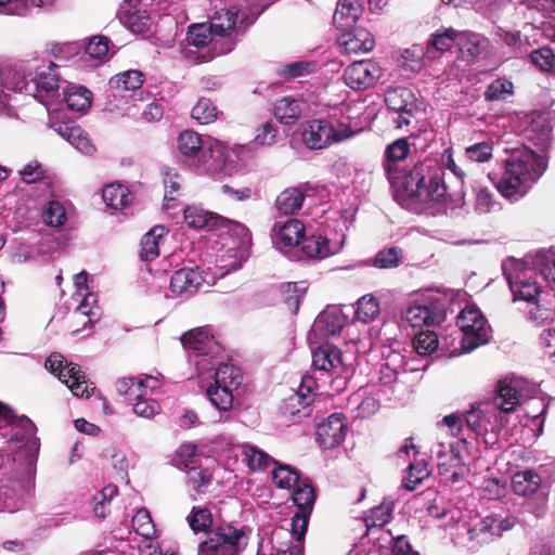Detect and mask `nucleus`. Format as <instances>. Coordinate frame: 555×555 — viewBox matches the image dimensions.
Listing matches in <instances>:
<instances>
[{
  "label": "nucleus",
  "instance_id": "1",
  "mask_svg": "<svg viewBox=\"0 0 555 555\" xmlns=\"http://www.w3.org/2000/svg\"><path fill=\"white\" fill-rule=\"evenodd\" d=\"M410 153L409 141H392L385 150L383 166L395 198L413 212H429L446 198L444 171L433 159L400 168L399 163Z\"/></svg>",
  "mask_w": 555,
  "mask_h": 555
},
{
  "label": "nucleus",
  "instance_id": "2",
  "mask_svg": "<svg viewBox=\"0 0 555 555\" xmlns=\"http://www.w3.org/2000/svg\"><path fill=\"white\" fill-rule=\"evenodd\" d=\"M548 141H528L506 160L496 184L500 194L517 202L524 197L543 176L548 164Z\"/></svg>",
  "mask_w": 555,
  "mask_h": 555
},
{
  "label": "nucleus",
  "instance_id": "3",
  "mask_svg": "<svg viewBox=\"0 0 555 555\" xmlns=\"http://www.w3.org/2000/svg\"><path fill=\"white\" fill-rule=\"evenodd\" d=\"M177 159L198 175L214 179L231 176L248 150L246 145L228 141H178Z\"/></svg>",
  "mask_w": 555,
  "mask_h": 555
},
{
  "label": "nucleus",
  "instance_id": "4",
  "mask_svg": "<svg viewBox=\"0 0 555 555\" xmlns=\"http://www.w3.org/2000/svg\"><path fill=\"white\" fill-rule=\"evenodd\" d=\"M305 224L298 219L278 221L271 229L272 244L294 260H321L343 249L344 237L334 241L322 235L305 237Z\"/></svg>",
  "mask_w": 555,
  "mask_h": 555
},
{
  "label": "nucleus",
  "instance_id": "5",
  "mask_svg": "<svg viewBox=\"0 0 555 555\" xmlns=\"http://www.w3.org/2000/svg\"><path fill=\"white\" fill-rule=\"evenodd\" d=\"M297 512L292 517V529L279 528L271 539L262 540L257 555H304V540L315 501V492L307 480L298 482L292 493Z\"/></svg>",
  "mask_w": 555,
  "mask_h": 555
},
{
  "label": "nucleus",
  "instance_id": "6",
  "mask_svg": "<svg viewBox=\"0 0 555 555\" xmlns=\"http://www.w3.org/2000/svg\"><path fill=\"white\" fill-rule=\"evenodd\" d=\"M238 11L235 8L218 11L207 23L192 24L188 28L186 41L189 46L204 48L197 60L209 62L214 57L230 53L236 46Z\"/></svg>",
  "mask_w": 555,
  "mask_h": 555
},
{
  "label": "nucleus",
  "instance_id": "7",
  "mask_svg": "<svg viewBox=\"0 0 555 555\" xmlns=\"http://www.w3.org/2000/svg\"><path fill=\"white\" fill-rule=\"evenodd\" d=\"M514 300L530 301L541 292L538 276L555 284V253H540L530 261L512 259L503 264Z\"/></svg>",
  "mask_w": 555,
  "mask_h": 555
},
{
  "label": "nucleus",
  "instance_id": "8",
  "mask_svg": "<svg viewBox=\"0 0 555 555\" xmlns=\"http://www.w3.org/2000/svg\"><path fill=\"white\" fill-rule=\"evenodd\" d=\"M54 62H28L20 68L1 74L7 89L25 93L48 107L50 98L59 90L60 76Z\"/></svg>",
  "mask_w": 555,
  "mask_h": 555
},
{
  "label": "nucleus",
  "instance_id": "9",
  "mask_svg": "<svg viewBox=\"0 0 555 555\" xmlns=\"http://www.w3.org/2000/svg\"><path fill=\"white\" fill-rule=\"evenodd\" d=\"M0 428H5L0 456L9 459L16 453L26 464L35 462L39 441L35 436L36 426L28 417L16 416L10 406L0 402Z\"/></svg>",
  "mask_w": 555,
  "mask_h": 555
},
{
  "label": "nucleus",
  "instance_id": "10",
  "mask_svg": "<svg viewBox=\"0 0 555 555\" xmlns=\"http://www.w3.org/2000/svg\"><path fill=\"white\" fill-rule=\"evenodd\" d=\"M230 229L220 238V247L217 248L214 274L223 278L232 271L242 268L249 256L251 234L242 223L229 224Z\"/></svg>",
  "mask_w": 555,
  "mask_h": 555
},
{
  "label": "nucleus",
  "instance_id": "11",
  "mask_svg": "<svg viewBox=\"0 0 555 555\" xmlns=\"http://www.w3.org/2000/svg\"><path fill=\"white\" fill-rule=\"evenodd\" d=\"M253 529L238 522H224L210 529L198 543L197 555H241L247 547Z\"/></svg>",
  "mask_w": 555,
  "mask_h": 555
},
{
  "label": "nucleus",
  "instance_id": "12",
  "mask_svg": "<svg viewBox=\"0 0 555 555\" xmlns=\"http://www.w3.org/2000/svg\"><path fill=\"white\" fill-rule=\"evenodd\" d=\"M515 524L514 517L501 514H490L474 525L457 522L454 541L462 547L475 551L479 546L500 538L503 532L511 530Z\"/></svg>",
  "mask_w": 555,
  "mask_h": 555
},
{
  "label": "nucleus",
  "instance_id": "13",
  "mask_svg": "<svg viewBox=\"0 0 555 555\" xmlns=\"http://www.w3.org/2000/svg\"><path fill=\"white\" fill-rule=\"evenodd\" d=\"M430 452L436 459L439 474L446 481L459 483L468 476L470 469L466 460L470 452L466 439H457L449 443L437 442L431 447Z\"/></svg>",
  "mask_w": 555,
  "mask_h": 555
},
{
  "label": "nucleus",
  "instance_id": "14",
  "mask_svg": "<svg viewBox=\"0 0 555 555\" xmlns=\"http://www.w3.org/2000/svg\"><path fill=\"white\" fill-rule=\"evenodd\" d=\"M160 387L159 380L152 375L124 377L117 382L119 395L134 400L133 412L143 418H153L160 411V405L150 396Z\"/></svg>",
  "mask_w": 555,
  "mask_h": 555
},
{
  "label": "nucleus",
  "instance_id": "15",
  "mask_svg": "<svg viewBox=\"0 0 555 555\" xmlns=\"http://www.w3.org/2000/svg\"><path fill=\"white\" fill-rule=\"evenodd\" d=\"M403 317L413 327L440 324L446 319V298L433 289L418 293L411 298Z\"/></svg>",
  "mask_w": 555,
  "mask_h": 555
},
{
  "label": "nucleus",
  "instance_id": "16",
  "mask_svg": "<svg viewBox=\"0 0 555 555\" xmlns=\"http://www.w3.org/2000/svg\"><path fill=\"white\" fill-rule=\"evenodd\" d=\"M181 343L189 351L190 361L194 363L199 375L215 370L216 356L221 348L214 339L209 327L202 326L190 330L181 336Z\"/></svg>",
  "mask_w": 555,
  "mask_h": 555
},
{
  "label": "nucleus",
  "instance_id": "17",
  "mask_svg": "<svg viewBox=\"0 0 555 555\" xmlns=\"http://www.w3.org/2000/svg\"><path fill=\"white\" fill-rule=\"evenodd\" d=\"M312 366L320 376L330 377L333 392H339L347 386L349 369L341 360L340 350L332 344H323L312 351Z\"/></svg>",
  "mask_w": 555,
  "mask_h": 555
},
{
  "label": "nucleus",
  "instance_id": "18",
  "mask_svg": "<svg viewBox=\"0 0 555 555\" xmlns=\"http://www.w3.org/2000/svg\"><path fill=\"white\" fill-rule=\"evenodd\" d=\"M456 324L462 332L463 352H470L486 345L491 337L488 321L476 306L465 307L459 314Z\"/></svg>",
  "mask_w": 555,
  "mask_h": 555
},
{
  "label": "nucleus",
  "instance_id": "19",
  "mask_svg": "<svg viewBox=\"0 0 555 555\" xmlns=\"http://www.w3.org/2000/svg\"><path fill=\"white\" fill-rule=\"evenodd\" d=\"M418 370L420 367L411 365L404 353L386 348L378 364L377 379L380 385L395 388L400 384L405 385L408 375Z\"/></svg>",
  "mask_w": 555,
  "mask_h": 555
},
{
  "label": "nucleus",
  "instance_id": "20",
  "mask_svg": "<svg viewBox=\"0 0 555 555\" xmlns=\"http://www.w3.org/2000/svg\"><path fill=\"white\" fill-rule=\"evenodd\" d=\"M44 366L65 384L76 397L88 398L90 391L93 390L81 370L76 364L68 363L60 353L50 354Z\"/></svg>",
  "mask_w": 555,
  "mask_h": 555
},
{
  "label": "nucleus",
  "instance_id": "21",
  "mask_svg": "<svg viewBox=\"0 0 555 555\" xmlns=\"http://www.w3.org/2000/svg\"><path fill=\"white\" fill-rule=\"evenodd\" d=\"M204 282L198 268H181L171 274L165 296L180 301L188 300L199 292Z\"/></svg>",
  "mask_w": 555,
  "mask_h": 555
},
{
  "label": "nucleus",
  "instance_id": "22",
  "mask_svg": "<svg viewBox=\"0 0 555 555\" xmlns=\"http://www.w3.org/2000/svg\"><path fill=\"white\" fill-rule=\"evenodd\" d=\"M317 387L315 378L304 375L298 390L287 397L281 406L282 413L293 420L310 415V405L314 401L313 390Z\"/></svg>",
  "mask_w": 555,
  "mask_h": 555
},
{
  "label": "nucleus",
  "instance_id": "23",
  "mask_svg": "<svg viewBox=\"0 0 555 555\" xmlns=\"http://www.w3.org/2000/svg\"><path fill=\"white\" fill-rule=\"evenodd\" d=\"M527 386V380L521 377L504 378L499 382L496 393L490 404L495 412L505 416L506 413L513 412L526 397Z\"/></svg>",
  "mask_w": 555,
  "mask_h": 555
},
{
  "label": "nucleus",
  "instance_id": "24",
  "mask_svg": "<svg viewBox=\"0 0 555 555\" xmlns=\"http://www.w3.org/2000/svg\"><path fill=\"white\" fill-rule=\"evenodd\" d=\"M14 462H18L25 469V476L22 483H18L16 488H4L0 492V513L9 512L13 513L22 508L26 502V498L33 488V475L31 464H26L23 459H20L16 453L11 454Z\"/></svg>",
  "mask_w": 555,
  "mask_h": 555
},
{
  "label": "nucleus",
  "instance_id": "25",
  "mask_svg": "<svg viewBox=\"0 0 555 555\" xmlns=\"http://www.w3.org/2000/svg\"><path fill=\"white\" fill-rule=\"evenodd\" d=\"M132 528L137 534L142 537L139 544L140 555H177L171 550H162L157 543L154 542L156 537V528L147 509L141 508L137 511L132 517Z\"/></svg>",
  "mask_w": 555,
  "mask_h": 555
},
{
  "label": "nucleus",
  "instance_id": "26",
  "mask_svg": "<svg viewBox=\"0 0 555 555\" xmlns=\"http://www.w3.org/2000/svg\"><path fill=\"white\" fill-rule=\"evenodd\" d=\"M385 103L390 111L400 114L396 120L399 128L409 125L410 118L421 106L414 92L405 87L389 88L385 94Z\"/></svg>",
  "mask_w": 555,
  "mask_h": 555
},
{
  "label": "nucleus",
  "instance_id": "27",
  "mask_svg": "<svg viewBox=\"0 0 555 555\" xmlns=\"http://www.w3.org/2000/svg\"><path fill=\"white\" fill-rule=\"evenodd\" d=\"M506 421V416L502 415L500 412H495L490 403L472 408L465 415L467 427L472 428L477 434L488 431L498 433L504 427Z\"/></svg>",
  "mask_w": 555,
  "mask_h": 555
},
{
  "label": "nucleus",
  "instance_id": "28",
  "mask_svg": "<svg viewBox=\"0 0 555 555\" xmlns=\"http://www.w3.org/2000/svg\"><path fill=\"white\" fill-rule=\"evenodd\" d=\"M184 220L190 228L211 231L216 236H222L230 229L229 224L237 223L194 205L184 209Z\"/></svg>",
  "mask_w": 555,
  "mask_h": 555
},
{
  "label": "nucleus",
  "instance_id": "29",
  "mask_svg": "<svg viewBox=\"0 0 555 555\" xmlns=\"http://www.w3.org/2000/svg\"><path fill=\"white\" fill-rule=\"evenodd\" d=\"M380 76V67L371 60L353 62L344 72L346 85L353 90H364L374 86Z\"/></svg>",
  "mask_w": 555,
  "mask_h": 555
},
{
  "label": "nucleus",
  "instance_id": "30",
  "mask_svg": "<svg viewBox=\"0 0 555 555\" xmlns=\"http://www.w3.org/2000/svg\"><path fill=\"white\" fill-rule=\"evenodd\" d=\"M345 436L346 424L344 416L339 413L330 415L317 427V441L323 449L338 447L345 440Z\"/></svg>",
  "mask_w": 555,
  "mask_h": 555
},
{
  "label": "nucleus",
  "instance_id": "31",
  "mask_svg": "<svg viewBox=\"0 0 555 555\" xmlns=\"http://www.w3.org/2000/svg\"><path fill=\"white\" fill-rule=\"evenodd\" d=\"M357 134L349 131L341 137V130L330 118H314L301 125V139H350Z\"/></svg>",
  "mask_w": 555,
  "mask_h": 555
},
{
  "label": "nucleus",
  "instance_id": "32",
  "mask_svg": "<svg viewBox=\"0 0 555 555\" xmlns=\"http://www.w3.org/2000/svg\"><path fill=\"white\" fill-rule=\"evenodd\" d=\"M339 46L344 53H366L374 49L375 40L372 34L364 28H354L346 33L339 39Z\"/></svg>",
  "mask_w": 555,
  "mask_h": 555
},
{
  "label": "nucleus",
  "instance_id": "33",
  "mask_svg": "<svg viewBox=\"0 0 555 555\" xmlns=\"http://www.w3.org/2000/svg\"><path fill=\"white\" fill-rule=\"evenodd\" d=\"M47 109H49L47 107ZM49 127L63 139H86L85 131L76 122L66 116V113L62 111H48Z\"/></svg>",
  "mask_w": 555,
  "mask_h": 555
},
{
  "label": "nucleus",
  "instance_id": "34",
  "mask_svg": "<svg viewBox=\"0 0 555 555\" xmlns=\"http://www.w3.org/2000/svg\"><path fill=\"white\" fill-rule=\"evenodd\" d=\"M305 107V101L287 95L274 102L273 113L280 124L289 125L299 119Z\"/></svg>",
  "mask_w": 555,
  "mask_h": 555
},
{
  "label": "nucleus",
  "instance_id": "35",
  "mask_svg": "<svg viewBox=\"0 0 555 555\" xmlns=\"http://www.w3.org/2000/svg\"><path fill=\"white\" fill-rule=\"evenodd\" d=\"M64 101L70 111L85 113L91 105L92 92L83 86L67 83L63 89Z\"/></svg>",
  "mask_w": 555,
  "mask_h": 555
},
{
  "label": "nucleus",
  "instance_id": "36",
  "mask_svg": "<svg viewBox=\"0 0 555 555\" xmlns=\"http://www.w3.org/2000/svg\"><path fill=\"white\" fill-rule=\"evenodd\" d=\"M120 23L133 34L145 33L151 25V17L145 10L128 9L120 5L118 10Z\"/></svg>",
  "mask_w": 555,
  "mask_h": 555
},
{
  "label": "nucleus",
  "instance_id": "37",
  "mask_svg": "<svg viewBox=\"0 0 555 555\" xmlns=\"http://www.w3.org/2000/svg\"><path fill=\"white\" fill-rule=\"evenodd\" d=\"M305 197L299 188H287L278 195L274 207L281 215H294L301 209Z\"/></svg>",
  "mask_w": 555,
  "mask_h": 555
},
{
  "label": "nucleus",
  "instance_id": "38",
  "mask_svg": "<svg viewBox=\"0 0 555 555\" xmlns=\"http://www.w3.org/2000/svg\"><path fill=\"white\" fill-rule=\"evenodd\" d=\"M69 208V205L57 199L49 201L42 207V222L50 228L64 227L68 220Z\"/></svg>",
  "mask_w": 555,
  "mask_h": 555
},
{
  "label": "nucleus",
  "instance_id": "39",
  "mask_svg": "<svg viewBox=\"0 0 555 555\" xmlns=\"http://www.w3.org/2000/svg\"><path fill=\"white\" fill-rule=\"evenodd\" d=\"M243 462L251 470H266L271 464L276 462L263 450L250 443L240 446Z\"/></svg>",
  "mask_w": 555,
  "mask_h": 555
},
{
  "label": "nucleus",
  "instance_id": "40",
  "mask_svg": "<svg viewBox=\"0 0 555 555\" xmlns=\"http://www.w3.org/2000/svg\"><path fill=\"white\" fill-rule=\"evenodd\" d=\"M361 14L359 0H340L337 3L333 21L338 28H349L358 21Z\"/></svg>",
  "mask_w": 555,
  "mask_h": 555
},
{
  "label": "nucleus",
  "instance_id": "41",
  "mask_svg": "<svg viewBox=\"0 0 555 555\" xmlns=\"http://www.w3.org/2000/svg\"><path fill=\"white\" fill-rule=\"evenodd\" d=\"M351 411H356V417H369L376 413L379 409V399L370 396L366 390L354 392L348 401Z\"/></svg>",
  "mask_w": 555,
  "mask_h": 555
},
{
  "label": "nucleus",
  "instance_id": "42",
  "mask_svg": "<svg viewBox=\"0 0 555 555\" xmlns=\"http://www.w3.org/2000/svg\"><path fill=\"white\" fill-rule=\"evenodd\" d=\"M164 225H156L150 230L141 241L140 257L144 261H152L158 257L159 241L167 234Z\"/></svg>",
  "mask_w": 555,
  "mask_h": 555
},
{
  "label": "nucleus",
  "instance_id": "43",
  "mask_svg": "<svg viewBox=\"0 0 555 555\" xmlns=\"http://www.w3.org/2000/svg\"><path fill=\"white\" fill-rule=\"evenodd\" d=\"M541 485V477L532 470H522L513 475L512 489L517 495H531Z\"/></svg>",
  "mask_w": 555,
  "mask_h": 555
},
{
  "label": "nucleus",
  "instance_id": "44",
  "mask_svg": "<svg viewBox=\"0 0 555 555\" xmlns=\"http://www.w3.org/2000/svg\"><path fill=\"white\" fill-rule=\"evenodd\" d=\"M102 198L113 209H122L131 201L129 190L119 183H111L103 189Z\"/></svg>",
  "mask_w": 555,
  "mask_h": 555
},
{
  "label": "nucleus",
  "instance_id": "45",
  "mask_svg": "<svg viewBox=\"0 0 555 555\" xmlns=\"http://www.w3.org/2000/svg\"><path fill=\"white\" fill-rule=\"evenodd\" d=\"M214 377L217 385L234 390L238 388L243 379L240 369L228 363H219Z\"/></svg>",
  "mask_w": 555,
  "mask_h": 555
},
{
  "label": "nucleus",
  "instance_id": "46",
  "mask_svg": "<svg viewBox=\"0 0 555 555\" xmlns=\"http://www.w3.org/2000/svg\"><path fill=\"white\" fill-rule=\"evenodd\" d=\"M143 82L144 75L137 69L119 73L109 79L111 88L125 91H135L142 87Z\"/></svg>",
  "mask_w": 555,
  "mask_h": 555
},
{
  "label": "nucleus",
  "instance_id": "47",
  "mask_svg": "<svg viewBox=\"0 0 555 555\" xmlns=\"http://www.w3.org/2000/svg\"><path fill=\"white\" fill-rule=\"evenodd\" d=\"M533 300L534 299L527 301L528 309L525 311L527 321L534 326H541L552 322L555 315L554 307L545 306L540 301L533 302Z\"/></svg>",
  "mask_w": 555,
  "mask_h": 555
},
{
  "label": "nucleus",
  "instance_id": "48",
  "mask_svg": "<svg viewBox=\"0 0 555 555\" xmlns=\"http://www.w3.org/2000/svg\"><path fill=\"white\" fill-rule=\"evenodd\" d=\"M482 38L480 35L472 31H457L456 46L462 55L467 59H474L481 52Z\"/></svg>",
  "mask_w": 555,
  "mask_h": 555
},
{
  "label": "nucleus",
  "instance_id": "49",
  "mask_svg": "<svg viewBox=\"0 0 555 555\" xmlns=\"http://www.w3.org/2000/svg\"><path fill=\"white\" fill-rule=\"evenodd\" d=\"M233 391L234 389L225 388L215 383V385H210L207 388L206 395L216 409L227 412L233 405Z\"/></svg>",
  "mask_w": 555,
  "mask_h": 555
},
{
  "label": "nucleus",
  "instance_id": "50",
  "mask_svg": "<svg viewBox=\"0 0 555 555\" xmlns=\"http://www.w3.org/2000/svg\"><path fill=\"white\" fill-rule=\"evenodd\" d=\"M379 312V302L372 294L362 296L357 302L356 318L362 323L374 321Z\"/></svg>",
  "mask_w": 555,
  "mask_h": 555
},
{
  "label": "nucleus",
  "instance_id": "51",
  "mask_svg": "<svg viewBox=\"0 0 555 555\" xmlns=\"http://www.w3.org/2000/svg\"><path fill=\"white\" fill-rule=\"evenodd\" d=\"M274 465L272 479L278 488L289 490L300 481L298 472L292 466L278 463Z\"/></svg>",
  "mask_w": 555,
  "mask_h": 555
},
{
  "label": "nucleus",
  "instance_id": "52",
  "mask_svg": "<svg viewBox=\"0 0 555 555\" xmlns=\"http://www.w3.org/2000/svg\"><path fill=\"white\" fill-rule=\"evenodd\" d=\"M79 300V305L75 310L77 317H87L89 323H94L100 319V308L96 302V295L93 293H86L74 297Z\"/></svg>",
  "mask_w": 555,
  "mask_h": 555
},
{
  "label": "nucleus",
  "instance_id": "53",
  "mask_svg": "<svg viewBox=\"0 0 555 555\" xmlns=\"http://www.w3.org/2000/svg\"><path fill=\"white\" fill-rule=\"evenodd\" d=\"M186 521L191 530L197 532H208L212 525V516L208 508L194 506L186 516Z\"/></svg>",
  "mask_w": 555,
  "mask_h": 555
},
{
  "label": "nucleus",
  "instance_id": "54",
  "mask_svg": "<svg viewBox=\"0 0 555 555\" xmlns=\"http://www.w3.org/2000/svg\"><path fill=\"white\" fill-rule=\"evenodd\" d=\"M188 487L191 496L196 500L195 494L204 493L211 480V475L207 469L191 467L188 470Z\"/></svg>",
  "mask_w": 555,
  "mask_h": 555
},
{
  "label": "nucleus",
  "instance_id": "55",
  "mask_svg": "<svg viewBox=\"0 0 555 555\" xmlns=\"http://www.w3.org/2000/svg\"><path fill=\"white\" fill-rule=\"evenodd\" d=\"M181 181L182 179L178 172L171 169L164 172L165 195L163 206L165 209H171L175 206V202L179 196Z\"/></svg>",
  "mask_w": 555,
  "mask_h": 555
},
{
  "label": "nucleus",
  "instance_id": "56",
  "mask_svg": "<svg viewBox=\"0 0 555 555\" xmlns=\"http://www.w3.org/2000/svg\"><path fill=\"white\" fill-rule=\"evenodd\" d=\"M307 292L305 282L286 283L282 286L284 301L292 313H297L300 300Z\"/></svg>",
  "mask_w": 555,
  "mask_h": 555
},
{
  "label": "nucleus",
  "instance_id": "57",
  "mask_svg": "<svg viewBox=\"0 0 555 555\" xmlns=\"http://www.w3.org/2000/svg\"><path fill=\"white\" fill-rule=\"evenodd\" d=\"M440 341L433 331L421 332L413 339V350L418 356H429L438 350Z\"/></svg>",
  "mask_w": 555,
  "mask_h": 555
},
{
  "label": "nucleus",
  "instance_id": "58",
  "mask_svg": "<svg viewBox=\"0 0 555 555\" xmlns=\"http://www.w3.org/2000/svg\"><path fill=\"white\" fill-rule=\"evenodd\" d=\"M48 0H0L2 13L11 15H25L31 8H41Z\"/></svg>",
  "mask_w": 555,
  "mask_h": 555
},
{
  "label": "nucleus",
  "instance_id": "59",
  "mask_svg": "<svg viewBox=\"0 0 555 555\" xmlns=\"http://www.w3.org/2000/svg\"><path fill=\"white\" fill-rule=\"evenodd\" d=\"M317 324L321 325L327 334L335 335L344 327L345 317L338 309L326 310L318 317Z\"/></svg>",
  "mask_w": 555,
  "mask_h": 555
},
{
  "label": "nucleus",
  "instance_id": "60",
  "mask_svg": "<svg viewBox=\"0 0 555 555\" xmlns=\"http://www.w3.org/2000/svg\"><path fill=\"white\" fill-rule=\"evenodd\" d=\"M514 92V85L506 78H498L493 80L485 92L487 101H503L512 95Z\"/></svg>",
  "mask_w": 555,
  "mask_h": 555
},
{
  "label": "nucleus",
  "instance_id": "61",
  "mask_svg": "<svg viewBox=\"0 0 555 555\" xmlns=\"http://www.w3.org/2000/svg\"><path fill=\"white\" fill-rule=\"evenodd\" d=\"M403 254L398 247H389L379 250L374 260L373 266L378 269H393L402 262Z\"/></svg>",
  "mask_w": 555,
  "mask_h": 555
},
{
  "label": "nucleus",
  "instance_id": "62",
  "mask_svg": "<svg viewBox=\"0 0 555 555\" xmlns=\"http://www.w3.org/2000/svg\"><path fill=\"white\" fill-rule=\"evenodd\" d=\"M117 494V488L113 485L104 487L93 496V512L99 518H104L108 512L111 500Z\"/></svg>",
  "mask_w": 555,
  "mask_h": 555
},
{
  "label": "nucleus",
  "instance_id": "63",
  "mask_svg": "<svg viewBox=\"0 0 555 555\" xmlns=\"http://www.w3.org/2000/svg\"><path fill=\"white\" fill-rule=\"evenodd\" d=\"M192 117L199 124H209L217 117V108L210 100L202 98L192 108Z\"/></svg>",
  "mask_w": 555,
  "mask_h": 555
},
{
  "label": "nucleus",
  "instance_id": "64",
  "mask_svg": "<svg viewBox=\"0 0 555 555\" xmlns=\"http://www.w3.org/2000/svg\"><path fill=\"white\" fill-rule=\"evenodd\" d=\"M531 62L542 72H550L555 67V54L548 47H542L530 53Z\"/></svg>",
  "mask_w": 555,
  "mask_h": 555
}]
</instances>
